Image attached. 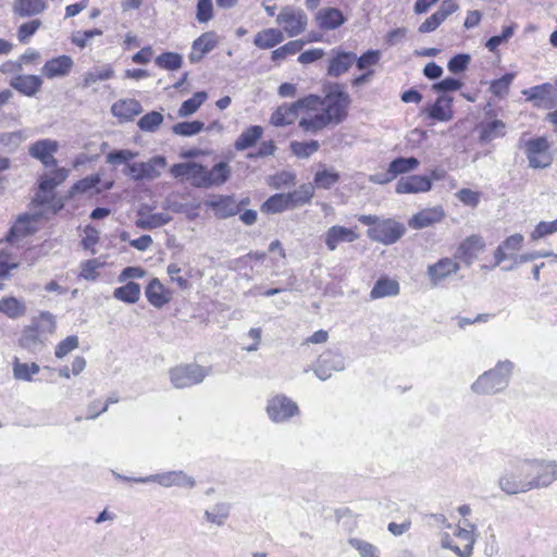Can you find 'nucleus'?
I'll list each match as a JSON object with an SVG mask.
<instances>
[{
  "label": "nucleus",
  "mask_w": 557,
  "mask_h": 557,
  "mask_svg": "<svg viewBox=\"0 0 557 557\" xmlns=\"http://www.w3.org/2000/svg\"><path fill=\"white\" fill-rule=\"evenodd\" d=\"M513 364L499 361L493 369L485 371L472 383L471 391L478 395H494L504 391L512 373Z\"/></svg>",
  "instance_id": "f257e3e1"
},
{
  "label": "nucleus",
  "mask_w": 557,
  "mask_h": 557,
  "mask_svg": "<svg viewBox=\"0 0 557 557\" xmlns=\"http://www.w3.org/2000/svg\"><path fill=\"white\" fill-rule=\"evenodd\" d=\"M350 102L349 95L339 85H335L324 98L318 96V101L310 109H320L330 124L338 125L346 119Z\"/></svg>",
  "instance_id": "f03ea898"
},
{
  "label": "nucleus",
  "mask_w": 557,
  "mask_h": 557,
  "mask_svg": "<svg viewBox=\"0 0 557 557\" xmlns=\"http://www.w3.org/2000/svg\"><path fill=\"white\" fill-rule=\"evenodd\" d=\"M524 484L529 488L543 487L557 480V462L532 460L527 463Z\"/></svg>",
  "instance_id": "7ed1b4c3"
},
{
  "label": "nucleus",
  "mask_w": 557,
  "mask_h": 557,
  "mask_svg": "<svg viewBox=\"0 0 557 557\" xmlns=\"http://www.w3.org/2000/svg\"><path fill=\"white\" fill-rule=\"evenodd\" d=\"M208 374L209 369L196 363L176 366L169 371L171 383L175 388H185L199 384Z\"/></svg>",
  "instance_id": "20e7f679"
},
{
  "label": "nucleus",
  "mask_w": 557,
  "mask_h": 557,
  "mask_svg": "<svg viewBox=\"0 0 557 557\" xmlns=\"http://www.w3.org/2000/svg\"><path fill=\"white\" fill-rule=\"evenodd\" d=\"M275 22L289 37H296L306 29L308 17L301 9L286 5L281 9Z\"/></svg>",
  "instance_id": "39448f33"
},
{
  "label": "nucleus",
  "mask_w": 557,
  "mask_h": 557,
  "mask_svg": "<svg viewBox=\"0 0 557 557\" xmlns=\"http://www.w3.org/2000/svg\"><path fill=\"white\" fill-rule=\"evenodd\" d=\"M405 231L403 224L392 219H385L381 220L375 226L370 227L367 231V235L373 242L392 245L401 238Z\"/></svg>",
  "instance_id": "423d86ee"
},
{
  "label": "nucleus",
  "mask_w": 557,
  "mask_h": 557,
  "mask_svg": "<svg viewBox=\"0 0 557 557\" xmlns=\"http://www.w3.org/2000/svg\"><path fill=\"white\" fill-rule=\"evenodd\" d=\"M318 101V96L310 95L290 104L280 106L271 116L274 126L293 124L298 117L299 109H310Z\"/></svg>",
  "instance_id": "0eeeda50"
},
{
  "label": "nucleus",
  "mask_w": 557,
  "mask_h": 557,
  "mask_svg": "<svg viewBox=\"0 0 557 557\" xmlns=\"http://www.w3.org/2000/svg\"><path fill=\"white\" fill-rule=\"evenodd\" d=\"M522 247V236L519 234L508 237L496 250V264L503 270H511L513 264L519 263V250Z\"/></svg>",
  "instance_id": "6e6552de"
},
{
  "label": "nucleus",
  "mask_w": 557,
  "mask_h": 557,
  "mask_svg": "<svg viewBox=\"0 0 557 557\" xmlns=\"http://www.w3.org/2000/svg\"><path fill=\"white\" fill-rule=\"evenodd\" d=\"M269 418L275 422H284L298 413V406L285 395H276L267 405Z\"/></svg>",
  "instance_id": "1a4fd4ad"
},
{
  "label": "nucleus",
  "mask_w": 557,
  "mask_h": 557,
  "mask_svg": "<svg viewBox=\"0 0 557 557\" xmlns=\"http://www.w3.org/2000/svg\"><path fill=\"white\" fill-rule=\"evenodd\" d=\"M134 481L137 483L154 482L163 487L182 486L193 488L195 486V480L183 471H169L151 474L148 476L134 479Z\"/></svg>",
  "instance_id": "9d476101"
},
{
  "label": "nucleus",
  "mask_w": 557,
  "mask_h": 557,
  "mask_svg": "<svg viewBox=\"0 0 557 557\" xmlns=\"http://www.w3.org/2000/svg\"><path fill=\"white\" fill-rule=\"evenodd\" d=\"M171 174L176 178L188 181L194 187L206 188V168L197 162L174 164Z\"/></svg>",
  "instance_id": "9b49d317"
},
{
  "label": "nucleus",
  "mask_w": 557,
  "mask_h": 557,
  "mask_svg": "<svg viewBox=\"0 0 557 557\" xmlns=\"http://www.w3.org/2000/svg\"><path fill=\"white\" fill-rule=\"evenodd\" d=\"M457 258H441L433 264L428 265L426 275L433 287L438 286L444 281L450 278L460 270Z\"/></svg>",
  "instance_id": "f8f14e48"
},
{
  "label": "nucleus",
  "mask_w": 557,
  "mask_h": 557,
  "mask_svg": "<svg viewBox=\"0 0 557 557\" xmlns=\"http://www.w3.org/2000/svg\"><path fill=\"white\" fill-rule=\"evenodd\" d=\"M249 199H244L240 202H236L233 196H213L205 201V206L214 211V215L218 219H227L236 215L242 206L247 205Z\"/></svg>",
  "instance_id": "ddd939ff"
},
{
  "label": "nucleus",
  "mask_w": 557,
  "mask_h": 557,
  "mask_svg": "<svg viewBox=\"0 0 557 557\" xmlns=\"http://www.w3.org/2000/svg\"><path fill=\"white\" fill-rule=\"evenodd\" d=\"M165 164V158L158 156L147 162L128 164L125 174L135 181L153 180L160 175L158 168H163Z\"/></svg>",
  "instance_id": "4468645a"
},
{
  "label": "nucleus",
  "mask_w": 557,
  "mask_h": 557,
  "mask_svg": "<svg viewBox=\"0 0 557 557\" xmlns=\"http://www.w3.org/2000/svg\"><path fill=\"white\" fill-rule=\"evenodd\" d=\"M527 146L530 166L542 169L552 163L553 157L549 152V143L545 137L532 139Z\"/></svg>",
  "instance_id": "2eb2a0df"
},
{
  "label": "nucleus",
  "mask_w": 557,
  "mask_h": 557,
  "mask_svg": "<svg viewBox=\"0 0 557 557\" xmlns=\"http://www.w3.org/2000/svg\"><path fill=\"white\" fill-rule=\"evenodd\" d=\"M345 369V359L341 354L325 351L318 358L314 368L315 375L325 381L332 376L333 371H343Z\"/></svg>",
  "instance_id": "dca6fc26"
},
{
  "label": "nucleus",
  "mask_w": 557,
  "mask_h": 557,
  "mask_svg": "<svg viewBox=\"0 0 557 557\" xmlns=\"http://www.w3.org/2000/svg\"><path fill=\"white\" fill-rule=\"evenodd\" d=\"M356 61V53L342 51L337 48L332 49L331 58L329 60L327 75L331 77H339L347 73Z\"/></svg>",
  "instance_id": "f3484780"
},
{
  "label": "nucleus",
  "mask_w": 557,
  "mask_h": 557,
  "mask_svg": "<svg viewBox=\"0 0 557 557\" xmlns=\"http://www.w3.org/2000/svg\"><path fill=\"white\" fill-rule=\"evenodd\" d=\"M58 143L52 139H41L34 143L29 149V154L38 159L42 162L46 168H51L57 165V160L53 157V153L58 150Z\"/></svg>",
  "instance_id": "a211bd4d"
},
{
  "label": "nucleus",
  "mask_w": 557,
  "mask_h": 557,
  "mask_svg": "<svg viewBox=\"0 0 557 557\" xmlns=\"http://www.w3.org/2000/svg\"><path fill=\"white\" fill-rule=\"evenodd\" d=\"M432 188V181L425 175L403 176L395 186L397 194L426 193Z\"/></svg>",
  "instance_id": "6ab92c4d"
},
{
  "label": "nucleus",
  "mask_w": 557,
  "mask_h": 557,
  "mask_svg": "<svg viewBox=\"0 0 557 557\" xmlns=\"http://www.w3.org/2000/svg\"><path fill=\"white\" fill-rule=\"evenodd\" d=\"M358 238V234L348 227L334 225L324 234V243L330 251H334L339 244L352 243Z\"/></svg>",
  "instance_id": "aec40b11"
},
{
  "label": "nucleus",
  "mask_w": 557,
  "mask_h": 557,
  "mask_svg": "<svg viewBox=\"0 0 557 557\" xmlns=\"http://www.w3.org/2000/svg\"><path fill=\"white\" fill-rule=\"evenodd\" d=\"M485 244L482 237L478 235H471L466 238L457 248L455 258L463 260L467 264H470L479 251L483 250Z\"/></svg>",
  "instance_id": "412c9836"
},
{
  "label": "nucleus",
  "mask_w": 557,
  "mask_h": 557,
  "mask_svg": "<svg viewBox=\"0 0 557 557\" xmlns=\"http://www.w3.org/2000/svg\"><path fill=\"white\" fill-rule=\"evenodd\" d=\"M73 64L74 61L71 57L60 55L45 63L42 74L48 78L63 77L71 72Z\"/></svg>",
  "instance_id": "4be33fe9"
},
{
  "label": "nucleus",
  "mask_w": 557,
  "mask_h": 557,
  "mask_svg": "<svg viewBox=\"0 0 557 557\" xmlns=\"http://www.w3.org/2000/svg\"><path fill=\"white\" fill-rule=\"evenodd\" d=\"M444 218L441 207L428 208L414 214L408 222L413 230H421L440 222Z\"/></svg>",
  "instance_id": "5701e85b"
},
{
  "label": "nucleus",
  "mask_w": 557,
  "mask_h": 557,
  "mask_svg": "<svg viewBox=\"0 0 557 557\" xmlns=\"http://www.w3.org/2000/svg\"><path fill=\"white\" fill-rule=\"evenodd\" d=\"M47 342L46 336H44L38 329H36L33 324L24 327L22 331L21 337L18 339V344L24 349H27L30 352L39 351L44 348Z\"/></svg>",
  "instance_id": "b1692460"
},
{
  "label": "nucleus",
  "mask_w": 557,
  "mask_h": 557,
  "mask_svg": "<svg viewBox=\"0 0 557 557\" xmlns=\"http://www.w3.org/2000/svg\"><path fill=\"white\" fill-rule=\"evenodd\" d=\"M306 114L299 120V127L310 134H317L330 125L320 109H306Z\"/></svg>",
  "instance_id": "393cba45"
},
{
  "label": "nucleus",
  "mask_w": 557,
  "mask_h": 557,
  "mask_svg": "<svg viewBox=\"0 0 557 557\" xmlns=\"http://www.w3.org/2000/svg\"><path fill=\"white\" fill-rule=\"evenodd\" d=\"M41 85L42 79L37 75H18L10 82L12 88L27 97L35 96Z\"/></svg>",
  "instance_id": "a878e982"
},
{
  "label": "nucleus",
  "mask_w": 557,
  "mask_h": 557,
  "mask_svg": "<svg viewBox=\"0 0 557 557\" xmlns=\"http://www.w3.org/2000/svg\"><path fill=\"white\" fill-rule=\"evenodd\" d=\"M146 297L153 307L161 308L171 300L172 294L158 278H152L146 288Z\"/></svg>",
  "instance_id": "bb28decb"
},
{
  "label": "nucleus",
  "mask_w": 557,
  "mask_h": 557,
  "mask_svg": "<svg viewBox=\"0 0 557 557\" xmlns=\"http://www.w3.org/2000/svg\"><path fill=\"white\" fill-rule=\"evenodd\" d=\"M400 292L399 283L388 276L380 277L373 285L370 292V298L372 300L397 296Z\"/></svg>",
  "instance_id": "cd10ccee"
},
{
  "label": "nucleus",
  "mask_w": 557,
  "mask_h": 557,
  "mask_svg": "<svg viewBox=\"0 0 557 557\" xmlns=\"http://www.w3.org/2000/svg\"><path fill=\"white\" fill-rule=\"evenodd\" d=\"M318 25L322 29H335L346 21L343 13L336 8H326L318 12L315 17Z\"/></svg>",
  "instance_id": "c85d7f7f"
},
{
  "label": "nucleus",
  "mask_w": 557,
  "mask_h": 557,
  "mask_svg": "<svg viewBox=\"0 0 557 557\" xmlns=\"http://www.w3.org/2000/svg\"><path fill=\"white\" fill-rule=\"evenodd\" d=\"M112 114L123 121H131L143 111L141 104L135 99H123L113 103Z\"/></svg>",
  "instance_id": "c756f323"
},
{
  "label": "nucleus",
  "mask_w": 557,
  "mask_h": 557,
  "mask_svg": "<svg viewBox=\"0 0 557 557\" xmlns=\"http://www.w3.org/2000/svg\"><path fill=\"white\" fill-rule=\"evenodd\" d=\"M466 525L470 529L458 527L455 531V536H457L463 543L462 547H455V554L459 557H471L475 543V537L473 534V530L475 529L474 524H471L467 521Z\"/></svg>",
  "instance_id": "7c9ffc66"
},
{
  "label": "nucleus",
  "mask_w": 557,
  "mask_h": 557,
  "mask_svg": "<svg viewBox=\"0 0 557 557\" xmlns=\"http://www.w3.org/2000/svg\"><path fill=\"white\" fill-rule=\"evenodd\" d=\"M453 99L448 96H440L428 109L429 116L435 121L447 122L453 119Z\"/></svg>",
  "instance_id": "2f4dec72"
},
{
  "label": "nucleus",
  "mask_w": 557,
  "mask_h": 557,
  "mask_svg": "<svg viewBox=\"0 0 557 557\" xmlns=\"http://www.w3.org/2000/svg\"><path fill=\"white\" fill-rule=\"evenodd\" d=\"M46 8L45 0H14L13 2V12L21 17L40 14Z\"/></svg>",
  "instance_id": "473e14b6"
},
{
  "label": "nucleus",
  "mask_w": 557,
  "mask_h": 557,
  "mask_svg": "<svg viewBox=\"0 0 557 557\" xmlns=\"http://www.w3.org/2000/svg\"><path fill=\"white\" fill-rule=\"evenodd\" d=\"M114 76V70L110 64L94 66L83 75V87L88 88L98 82L111 79Z\"/></svg>",
  "instance_id": "72a5a7b5"
},
{
  "label": "nucleus",
  "mask_w": 557,
  "mask_h": 557,
  "mask_svg": "<svg viewBox=\"0 0 557 557\" xmlns=\"http://www.w3.org/2000/svg\"><path fill=\"white\" fill-rule=\"evenodd\" d=\"M284 40L283 32L277 28H267L256 34L253 44L260 49H271Z\"/></svg>",
  "instance_id": "f704fd0d"
},
{
  "label": "nucleus",
  "mask_w": 557,
  "mask_h": 557,
  "mask_svg": "<svg viewBox=\"0 0 557 557\" xmlns=\"http://www.w3.org/2000/svg\"><path fill=\"white\" fill-rule=\"evenodd\" d=\"M27 307L23 300L16 297H3L0 299V312L10 319H18L26 314Z\"/></svg>",
  "instance_id": "c9c22d12"
},
{
  "label": "nucleus",
  "mask_w": 557,
  "mask_h": 557,
  "mask_svg": "<svg viewBox=\"0 0 557 557\" xmlns=\"http://www.w3.org/2000/svg\"><path fill=\"white\" fill-rule=\"evenodd\" d=\"M230 175L231 168L226 162H219L211 170L206 169V188L223 185Z\"/></svg>",
  "instance_id": "e433bc0d"
},
{
  "label": "nucleus",
  "mask_w": 557,
  "mask_h": 557,
  "mask_svg": "<svg viewBox=\"0 0 557 557\" xmlns=\"http://www.w3.org/2000/svg\"><path fill=\"white\" fill-rule=\"evenodd\" d=\"M37 221V214H24L17 219L15 224L12 226L8 239L14 242L15 237H24L35 232L33 225Z\"/></svg>",
  "instance_id": "4c0bfd02"
},
{
  "label": "nucleus",
  "mask_w": 557,
  "mask_h": 557,
  "mask_svg": "<svg viewBox=\"0 0 557 557\" xmlns=\"http://www.w3.org/2000/svg\"><path fill=\"white\" fill-rule=\"evenodd\" d=\"M263 129L259 125H253L245 129L236 139L234 147L238 151H243L252 147L262 136Z\"/></svg>",
  "instance_id": "58836bf2"
},
{
  "label": "nucleus",
  "mask_w": 557,
  "mask_h": 557,
  "mask_svg": "<svg viewBox=\"0 0 557 557\" xmlns=\"http://www.w3.org/2000/svg\"><path fill=\"white\" fill-rule=\"evenodd\" d=\"M58 181L55 177H52L51 174H45L40 177L39 189L36 193L34 198V202L38 205L48 203L51 199V194L53 189L58 186Z\"/></svg>",
  "instance_id": "ea45409f"
},
{
  "label": "nucleus",
  "mask_w": 557,
  "mask_h": 557,
  "mask_svg": "<svg viewBox=\"0 0 557 557\" xmlns=\"http://www.w3.org/2000/svg\"><path fill=\"white\" fill-rule=\"evenodd\" d=\"M419 164V160L414 157H399L389 163L388 169L391 171V176L396 178L398 175L414 171Z\"/></svg>",
  "instance_id": "a19ab883"
},
{
  "label": "nucleus",
  "mask_w": 557,
  "mask_h": 557,
  "mask_svg": "<svg viewBox=\"0 0 557 557\" xmlns=\"http://www.w3.org/2000/svg\"><path fill=\"white\" fill-rule=\"evenodd\" d=\"M230 516V506L224 503L215 504L203 513V518L208 523L222 527L225 524Z\"/></svg>",
  "instance_id": "79ce46f5"
},
{
  "label": "nucleus",
  "mask_w": 557,
  "mask_h": 557,
  "mask_svg": "<svg viewBox=\"0 0 557 557\" xmlns=\"http://www.w3.org/2000/svg\"><path fill=\"white\" fill-rule=\"evenodd\" d=\"M113 297L126 304H135L140 297V286L137 283L128 282L127 284L115 288Z\"/></svg>",
  "instance_id": "37998d69"
},
{
  "label": "nucleus",
  "mask_w": 557,
  "mask_h": 557,
  "mask_svg": "<svg viewBox=\"0 0 557 557\" xmlns=\"http://www.w3.org/2000/svg\"><path fill=\"white\" fill-rule=\"evenodd\" d=\"M314 195V186L312 184H302L296 190L287 193L292 208L309 203Z\"/></svg>",
  "instance_id": "c03bdc74"
},
{
  "label": "nucleus",
  "mask_w": 557,
  "mask_h": 557,
  "mask_svg": "<svg viewBox=\"0 0 557 557\" xmlns=\"http://www.w3.org/2000/svg\"><path fill=\"white\" fill-rule=\"evenodd\" d=\"M208 95L206 91H197L194 96L185 100L177 111L178 117H187L193 115L207 100Z\"/></svg>",
  "instance_id": "a18cd8bd"
},
{
  "label": "nucleus",
  "mask_w": 557,
  "mask_h": 557,
  "mask_svg": "<svg viewBox=\"0 0 557 557\" xmlns=\"http://www.w3.org/2000/svg\"><path fill=\"white\" fill-rule=\"evenodd\" d=\"M36 329L39 330V332L46 336L48 339V336L53 334L55 331V318L52 313L49 311H42L39 313L38 317H35L32 319V323Z\"/></svg>",
  "instance_id": "49530a36"
},
{
  "label": "nucleus",
  "mask_w": 557,
  "mask_h": 557,
  "mask_svg": "<svg viewBox=\"0 0 557 557\" xmlns=\"http://www.w3.org/2000/svg\"><path fill=\"white\" fill-rule=\"evenodd\" d=\"M287 209H293L287 194H275L261 207V210L267 213H280Z\"/></svg>",
  "instance_id": "de8ad7c7"
},
{
  "label": "nucleus",
  "mask_w": 557,
  "mask_h": 557,
  "mask_svg": "<svg viewBox=\"0 0 557 557\" xmlns=\"http://www.w3.org/2000/svg\"><path fill=\"white\" fill-rule=\"evenodd\" d=\"M171 220L172 218L170 214L160 212L139 218L136 221V226L141 230H152L168 224Z\"/></svg>",
  "instance_id": "09e8293b"
},
{
  "label": "nucleus",
  "mask_w": 557,
  "mask_h": 557,
  "mask_svg": "<svg viewBox=\"0 0 557 557\" xmlns=\"http://www.w3.org/2000/svg\"><path fill=\"white\" fill-rule=\"evenodd\" d=\"M505 124L499 120H494L482 124L481 126V135L480 138L483 141H491L495 138L502 137L505 135Z\"/></svg>",
  "instance_id": "8fccbe9b"
},
{
  "label": "nucleus",
  "mask_w": 557,
  "mask_h": 557,
  "mask_svg": "<svg viewBox=\"0 0 557 557\" xmlns=\"http://www.w3.org/2000/svg\"><path fill=\"white\" fill-rule=\"evenodd\" d=\"M339 180V174L334 170L323 169L318 171L314 175V187L322 189H330Z\"/></svg>",
  "instance_id": "3c124183"
},
{
  "label": "nucleus",
  "mask_w": 557,
  "mask_h": 557,
  "mask_svg": "<svg viewBox=\"0 0 557 557\" xmlns=\"http://www.w3.org/2000/svg\"><path fill=\"white\" fill-rule=\"evenodd\" d=\"M40 368L37 363H22L15 360L13 363V376L20 381H32V376L39 372Z\"/></svg>",
  "instance_id": "603ef678"
},
{
  "label": "nucleus",
  "mask_w": 557,
  "mask_h": 557,
  "mask_svg": "<svg viewBox=\"0 0 557 557\" xmlns=\"http://www.w3.org/2000/svg\"><path fill=\"white\" fill-rule=\"evenodd\" d=\"M498 485L503 492L512 495L518 494L521 487L519 473L505 472L498 481Z\"/></svg>",
  "instance_id": "864d4df0"
},
{
  "label": "nucleus",
  "mask_w": 557,
  "mask_h": 557,
  "mask_svg": "<svg viewBox=\"0 0 557 557\" xmlns=\"http://www.w3.org/2000/svg\"><path fill=\"white\" fill-rule=\"evenodd\" d=\"M104 265L99 258L89 259L81 263L79 277L86 281H96L99 277V269Z\"/></svg>",
  "instance_id": "5fc2aeb1"
},
{
  "label": "nucleus",
  "mask_w": 557,
  "mask_h": 557,
  "mask_svg": "<svg viewBox=\"0 0 557 557\" xmlns=\"http://www.w3.org/2000/svg\"><path fill=\"white\" fill-rule=\"evenodd\" d=\"M205 128V123L200 121L180 122L172 127L175 135L190 137L199 134Z\"/></svg>",
  "instance_id": "6e6d98bb"
},
{
  "label": "nucleus",
  "mask_w": 557,
  "mask_h": 557,
  "mask_svg": "<svg viewBox=\"0 0 557 557\" xmlns=\"http://www.w3.org/2000/svg\"><path fill=\"white\" fill-rule=\"evenodd\" d=\"M163 120L164 117L160 112L151 111L141 116L137 125L143 132L153 133L162 124Z\"/></svg>",
  "instance_id": "4d7b16f0"
},
{
  "label": "nucleus",
  "mask_w": 557,
  "mask_h": 557,
  "mask_svg": "<svg viewBox=\"0 0 557 557\" xmlns=\"http://www.w3.org/2000/svg\"><path fill=\"white\" fill-rule=\"evenodd\" d=\"M302 40H292L285 44L284 46L272 51V60L273 61H282L288 55H294L299 52L304 47Z\"/></svg>",
  "instance_id": "13d9d810"
},
{
  "label": "nucleus",
  "mask_w": 557,
  "mask_h": 557,
  "mask_svg": "<svg viewBox=\"0 0 557 557\" xmlns=\"http://www.w3.org/2000/svg\"><path fill=\"white\" fill-rule=\"evenodd\" d=\"M555 233H557V219L549 222L541 221L530 233V239L536 242Z\"/></svg>",
  "instance_id": "bf43d9fd"
},
{
  "label": "nucleus",
  "mask_w": 557,
  "mask_h": 557,
  "mask_svg": "<svg viewBox=\"0 0 557 557\" xmlns=\"http://www.w3.org/2000/svg\"><path fill=\"white\" fill-rule=\"evenodd\" d=\"M319 148L320 144L317 140L293 141L290 144L293 153L299 158H309L312 153L318 151Z\"/></svg>",
  "instance_id": "052dcab7"
},
{
  "label": "nucleus",
  "mask_w": 557,
  "mask_h": 557,
  "mask_svg": "<svg viewBox=\"0 0 557 557\" xmlns=\"http://www.w3.org/2000/svg\"><path fill=\"white\" fill-rule=\"evenodd\" d=\"M349 545L358 550L361 557H380L379 549L371 543L361 539H349Z\"/></svg>",
  "instance_id": "680f3d73"
},
{
  "label": "nucleus",
  "mask_w": 557,
  "mask_h": 557,
  "mask_svg": "<svg viewBox=\"0 0 557 557\" xmlns=\"http://www.w3.org/2000/svg\"><path fill=\"white\" fill-rule=\"evenodd\" d=\"M216 36L214 33L209 32L202 34L200 37H198L194 44L193 48L194 50H199V52L206 54L210 52L216 45Z\"/></svg>",
  "instance_id": "e2e57ef3"
},
{
  "label": "nucleus",
  "mask_w": 557,
  "mask_h": 557,
  "mask_svg": "<svg viewBox=\"0 0 557 557\" xmlns=\"http://www.w3.org/2000/svg\"><path fill=\"white\" fill-rule=\"evenodd\" d=\"M156 63L165 70H177L182 66V57L174 52H165L156 59Z\"/></svg>",
  "instance_id": "0e129e2a"
},
{
  "label": "nucleus",
  "mask_w": 557,
  "mask_h": 557,
  "mask_svg": "<svg viewBox=\"0 0 557 557\" xmlns=\"http://www.w3.org/2000/svg\"><path fill=\"white\" fill-rule=\"evenodd\" d=\"M78 337L76 335H71L61 341L55 347V357L59 359L64 358L71 351L78 347Z\"/></svg>",
  "instance_id": "69168bd1"
},
{
  "label": "nucleus",
  "mask_w": 557,
  "mask_h": 557,
  "mask_svg": "<svg viewBox=\"0 0 557 557\" xmlns=\"http://www.w3.org/2000/svg\"><path fill=\"white\" fill-rule=\"evenodd\" d=\"M41 22L39 20H33L22 24L17 29V38L22 44H26L28 39L37 32L40 27Z\"/></svg>",
  "instance_id": "338daca9"
},
{
  "label": "nucleus",
  "mask_w": 557,
  "mask_h": 557,
  "mask_svg": "<svg viewBox=\"0 0 557 557\" xmlns=\"http://www.w3.org/2000/svg\"><path fill=\"white\" fill-rule=\"evenodd\" d=\"M213 16L212 0H198L196 18L199 23H207Z\"/></svg>",
  "instance_id": "774afa93"
}]
</instances>
